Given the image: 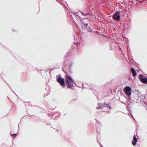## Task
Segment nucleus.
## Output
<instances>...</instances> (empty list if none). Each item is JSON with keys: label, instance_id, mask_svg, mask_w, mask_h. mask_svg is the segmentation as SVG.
<instances>
[{"label": "nucleus", "instance_id": "1", "mask_svg": "<svg viewBox=\"0 0 147 147\" xmlns=\"http://www.w3.org/2000/svg\"><path fill=\"white\" fill-rule=\"evenodd\" d=\"M65 80L66 86L68 88H70L73 87L74 82L71 77L67 75L65 77Z\"/></svg>", "mask_w": 147, "mask_h": 147}, {"label": "nucleus", "instance_id": "2", "mask_svg": "<svg viewBox=\"0 0 147 147\" xmlns=\"http://www.w3.org/2000/svg\"><path fill=\"white\" fill-rule=\"evenodd\" d=\"M124 89V91L126 94L128 96H130L131 94V88L129 86H126Z\"/></svg>", "mask_w": 147, "mask_h": 147}, {"label": "nucleus", "instance_id": "3", "mask_svg": "<svg viewBox=\"0 0 147 147\" xmlns=\"http://www.w3.org/2000/svg\"><path fill=\"white\" fill-rule=\"evenodd\" d=\"M113 19L117 21H119L120 19L119 12H117L113 16Z\"/></svg>", "mask_w": 147, "mask_h": 147}, {"label": "nucleus", "instance_id": "4", "mask_svg": "<svg viewBox=\"0 0 147 147\" xmlns=\"http://www.w3.org/2000/svg\"><path fill=\"white\" fill-rule=\"evenodd\" d=\"M140 80L143 83L147 84V78H145L142 74H140L139 76Z\"/></svg>", "mask_w": 147, "mask_h": 147}, {"label": "nucleus", "instance_id": "5", "mask_svg": "<svg viewBox=\"0 0 147 147\" xmlns=\"http://www.w3.org/2000/svg\"><path fill=\"white\" fill-rule=\"evenodd\" d=\"M57 82L61 86H63L65 85V81L63 78L58 77L57 79Z\"/></svg>", "mask_w": 147, "mask_h": 147}, {"label": "nucleus", "instance_id": "6", "mask_svg": "<svg viewBox=\"0 0 147 147\" xmlns=\"http://www.w3.org/2000/svg\"><path fill=\"white\" fill-rule=\"evenodd\" d=\"M137 141V140L136 138V136H134L133 141L132 142V143L133 145L135 146L136 145V142Z\"/></svg>", "mask_w": 147, "mask_h": 147}, {"label": "nucleus", "instance_id": "7", "mask_svg": "<svg viewBox=\"0 0 147 147\" xmlns=\"http://www.w3.org/2000/svg\"><path fill=\"white\" fill-rule=\"evenodd\" d=\"M131 71L132 73V75L133 76H135L136 75V72L134 68H131Z\"/></svg>", "mask_w": 147, "mask_h": 147}, {"label": "nucleus", "instance_id": "8", "mask_svg": "<svg viewBox=\"0 0 147 147\" xmlns=\"http://www.w3.org/2000/svg\"><path fill=\"white\" fill-rule=\"evenodd\" d=\"M84 25L86 27L88 25V23H84Z\"/></svg>", "mask_w": 147, "mask_h": 147}, {"label": "nucleus", "instance_id": "9", "mask_svg": "<svg viewBox=\"0 0 147 147\" xmlns=\"http://www.w3.org/2000/svg\"><path fill=\"white\" fill-rule=\"evenodd\" d=\"M81 13L82 14H83V15H84L85 16H86L88 15V14L87 13H82V12H81Z\"/></svg>", "mask_w": 147, "mask_h": 147}, {"label": "nucleus", "instance_id": "10", "mask_svg": "<svg viewBox=\"0 0 147 147\" xmlns=\"http://www.w3.org/2000/svg\"><path fill=\"white\" fill-rule=\"evenodd\" d=\"M11 136H16V134H11Z\"/></svg>", "mask_w": 147, "mask_h": 147}]
</instances>
